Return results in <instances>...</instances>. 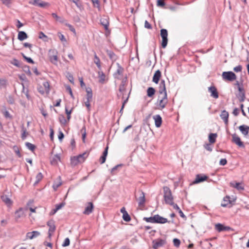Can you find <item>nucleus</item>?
<instances>
[{
  "label": "nucleus",
  "mask_w": 249,
  "mask_h": 249,
  "mask_svg": "<svg viewBox=\"0 0 249 249\" xmlns=\"http://www.w3.org/2000/svg\"><path fill=\"white\" fill-rule=\"evenodd\" d=\"M40 235V233L38 231H33L32 232H28L26 234V238L33 239Z\"/></svg>",
  "instance_id": "18"
},
{
  "label": "nucleus",
  "mask_w": 249,
  "mask_h": 249,
  "mask_svg": "<svg viewBox=\"0 0 249 249\" xmlns=\"http://www.w3.org/2000/svg\"><path fill=\"white\" fill-rule=\"evenodd\" d=\"M159 92L160 94V96L163 95H164L165 93H167L165 87V83L164 80H162L160 81L159 88Z\"/></svg>",
  "instance_id": "11"
},
{
  "label": "nucleus",
  "mask_w": 249,
  "mask_h": 249,
  "mask_svg": "<svg viewBox=\"0 0 249 249\" xmlns=\"http://www.w3.org/2000/svg\"><path fill=\"white\" fill-rule=\"evenodd\" d=\"M7 102L10 104H13L15 102V100L12 96H9L7 98Z\"/></svg>",
  "instance_id": "58"
},
{
  "label": "nucleus",
  "mask_w": 249,
  "mask_h": 249,
  "mask_svg": "<svg viewBox=\"0 0 249 249\" xmlns=\"http://www.w3.org/2000/svg\"><path fill=\"white\" fill-rule=\"evenodd\" d=\"M28 36L27 34L24 31H19L18 34V38L20 41H23V40L27 38Z\"/></svg>",
  "instance_id": "24"
},
{
  "label": "nucleus",
  "mask_w": 249,
  "mask_h": 249,
  "mask_svg": "<svg viewBox=\"0 0 249 249\" xmlns=\"http://www.w3.org/2000/svg\"><path fill=\"white\" fill-rule=\"evenodd\" d=\"M94 62L96 64L98 69H101L100 60L96 53L94 54Z\"/></svg>",
  "instance_id": "37"
},
{
  "label": "nucleus",
  "mask_w": 249,
  "mask_h": 249,
  "mask_svg": "<svg viewBox=\"0 0 249 249\" xmlns=\"http://www.w3.org/2000/svg\"><path fill=\"white\" fill-rule=\"evenodd\" d=\"M70 239L67 237V238H65L64 242H63V243L62 244V246L64 247H67L70 245Z\"/></svg>",
  "instance_id": "53"
},
{
  "label": "nucleus",
  "mask_w": 249,
  "mask_h": 249,
  "mask_svg": "<svg viewBox=\"0 0 249 249\" xmlns=\"http://www.w3.org/2000/svg\"><path fill=\"white\" fill-rule=\"evenodd\" d=\"M161 72L160 70H157L155 71L153 77V82L156 84H158L159 82L160 78L161 77Z\"/></svg>",
  "instance_id": "19"
},
{
  "label": "nucleus",
  "mask_w": 249,
  "mask_h": 249,
  "mask_svg": "<svg viewBox=\"0 0 249 249\" xmlns=\"http://www.w3.org/2000/svg\"><path fill=\"white\" fill-rule=\"evenodd\" d=\"M23 71L28 75L30 76L32 74L31 71L30 70V67L28 66H24L23 67Z\"/></svg>",
  "instance_id": "43"
},
{
  "label": "nucleus",
  "mask_w": 249,
  "mask_h": 249,
  "mask_svg": "<svg viewBox=\"0 0 249 249\" xmlns=\"http://www.w3.org/2000/svg\"><path fill=\"white\" fill-rule=\"evenodd\" d=\"M61 184L62 183L60 181L55 182L53 184V189L55 191L60 186H61Z\"/></svg>",
  "instance_id": "52"
},
{
  "label": "nucleus",
  "mask_w": 249,
  "mask_h": 249,
  "mask_svg": "<svg viewBox=\"0 0 249 249\" xmlns=\"http://www.w3.org/2000/svg\"><path fill=\"white\" fill-rule=\"evenodd\" d=\"M160 36L162 38L161 46L163 48H165L168 43V32L166 29H162L160 31Z\"/></svg>",
  "instance_id": "4"
},
{
  "label": "nucleus",
  "mask_w": 249,
  "mask_h": 249,
  "mask_svg": "<svg viewBox=\"0 0 249 249\" xmlns=\"http://www.w3.org/2000/svg\"><path fill=\"white\" fill-rule=\"evenodd\" d=\"M3 114H4V116L5 118H9V119L12 118V116L10 115V114L9 113V112L8 111L5 110Z\"/></svg>",
  "instance_id": "64"
},
{
  "label": "nucleus",
  "mask_w": 249,
  "mask_h": 249,
  "mask_svg": "<svg viewBox=\"0 0 249 249\" xmlns=\"http://www.w3.org/2000/svg\"><path fill=\"white\" fill-rule=\"evenodd\" d=\"M225 226L223 225L220 224V223H217L215 225V229L218 232H221L224 231V228Z\"/></svg>",
  "instance_id": "34"
},
{
  "label": "nucleus",
  "mask_w": 249,
  "mask_h": 249,
  "mask_svg": "<svg viewBox=\"0 0 249 249\" xmlns=\"http://www.w3.org/2000/svg\"><path fill=\"white\" fill-rule=\"evenodd\" d=\"M173 243H174V245L176 247H179V246H180V240L178 239V238H174L173 239Z\"/></svg>",
  "instance_id": "49"
},
{
  "label": "nucleus",
  "mask_w": 249,
  "mask_h": 249,
  "mask_svg": "<svg viewBox=\"0 0 249 249\" xmlns=\"http://www.w3.org/2000/svg\"><path fill=\"white\" fill-rule=\"evenodd\" d=\"M93 209V204L92 202H89L88 205L85 208L84 213L89 215L92 212Z\"/></svg>",
  "instance_id": "20"
},
{
  "label": "nucleus",
  "mask_w": 249,
  "mask_h": 249,
  "mask_svg": "<svg viewBox=\"0 0 249 249\" xmlns=\"http://www.w3.org/2000/svg\"><path fill=\"white\" fill-rule=\"evenodd\" d=\"M57 52L55 49H51L49 51L48 55L50 61L54 65H57L58 57Z\"/></svg>",
  "instance_id": "5"
},
{
  "label": "nucleus",
  "mask_w": 249,
  "mask_h": 249,
  "mask_svg": "<svg viewBox=\"0 0 249 249\" xmlns=\"http://www.w3.org/2000/svg\"><path fill=\"white\" fill-rule=\"evenodd\" d=\"M167 222H170L167 218L160 216L159 214L155 215V223L164 224Z\"/></svg>",
  "instance_id": "16"
},
{
  "label": "nucleus",
  "mask_w": 249,
  "mask_h": 249,
  "mask_svg": "<svg viewBox=\"0 0 249 249\" xmlns=\"http://www.w3.org/2000/svg\"><path fill=\"white\" fill-rule=\"evenodd\" d=\"M60 160V156L56 154L51 160V163L52 165H55L57 164L58 161Z\"/></svg>",
  "instance_id": "25"
},
{
  "label": "nucleus",
  "mask_w": 249,
  "mask_h": 249,
  "mask_svg": "<svg viewBox=\"0 0 249 249\" xmlns=\"http://www.w3.org/2000/svg\"><path fill=\"white\" fill-rule=\"evenodd\" d=\"M34 201L33 200L30 199L27 203V206L29 207L30 211L32 213H36V207L35 208H32V207H30L32 204L33 203Z\"/></svg>",
  "instance_id": "42"
},
{
  "label": "nucleus",
  "mask_w": 249,
  "mask_h": 249,
  "mask_svg": "<svg viewBox=\"0 0 249 249\" xmlns=\"http://www.w3.org/2000/svg\"><path fill=\"white\" fill-rule=\"evenodd\" d=\"M107 55L109 56V58L113 61H115L117 58V57L116 55L111 51L107 50Z\"/></svg>",
  "instance_id": "29"
},
{
  "label": "nucleus",
  "mask_w": 249,
  "mask_h": 249,
  "mask_svg": "<svg viewBox=\"0 0 249 249\" xmlns=\"http://www.w3.org/2000/svg\"><path fill=\"white\" fill-rule=\"evenodd\" d=\"M124 71V69L119 65L116 72L114 73V76L116 78H119L118 75H122Z\"/></svg>",
  "instance_id": "33"
},
{
  "label": "nucleus",
  "mask_w": 249,
  "mask_h": 249,
  "mask_svg": "<svg viewBox=\"0 0 249 249\" xmlns=\"http://www.w3.org/2000/svg\"><path fill=\"white\" fill-rule=\"evenodd\" d=\"M7 84V80L4 78H0V88H5Z\"/></svg>",
  "instance_id": "35"
},
{
  "label": "nucleus",
  "mask_w": 249,
  "mask_h": 249,
  "mask_svg": "<svg viewBox=\"0 0 249 249\" xmlns=\"http://www.w3.org/2000/svg\"><path fill=\"white\" fill-rule=\"evenodd\" d=\"M205 148L209 151H212V148L210 143H206L204 145Z\"/></svg>",
  "instance_id": "62"
},
{
  "label": "nucleus",
  "mask_w": 249,
  "mask_h": 249,
  "mask_svg": "<svg viewBox=\"0 0 249 249\" xmlns=\"http://www.w3.org/2000/svg\"><path fill=\"white\" fill-rule=\"evenodd\" d=\"M100 23L104 27L105 30L109 32V30L108 29V26L109 24V18L106 16L100 19Z\"/></svg>",
  "instance_id": "9"
},
{
  "label": "nucleus",
  "mask_w": 249,
  "mask_h": 249,
  "mask_svg": "<svg viewBox=\"0 0 249 249\" xmlns=\"http://www.w3.org/2000/svg\"><path fill=\"white\" fill-rule=\"evenodd\" d=\"M159 106L162 109L164 108L168 103L167 93L164 95L159 96L158 98Z\"/></svg>",
  "instance_id": "7"
},
{
  "label": "nucleus",
  "mask_w": 249,
  "mask_h": 249,
  "mask_svg": "<svg viewBox=\"0 0 249 249\" xmlns=\"http://www.w3.org/2000/svg\"><path fill=\"white\" fill-rule=\"evenodd\" d=\"M217 135L216 133H210L209 135V141L211 143H213L215 142L216 138Z\"/></svg>",
  "instance_id": "30"
},
{
  "label": "nucleus",
  "mask_w": 249,
  "mask_h": 249,
  "mask_svg": "<svg viewBox=\"0 0 249 249\" xmlns=\"http://www.w3.org/2000/svg\"><path fill=\"white\" fill-rule=\"evenodd\" d=\"M94 7L97 8L99 10L100 9L99 1L98 0H91Z\"/></svg>",
  "instance_id": "47"
},
{
  "label": "nucleus",
  "mask_w": 249,
  "mask_h": 249,
  "mask_svg": "<svg viewBox=\"0 0 249 249\" xmlns=\"http://www.w3.org/2000/svg\"><path fill=\"white\" fill-rule=\"evenodd\" d=\"M58 119L59 121L61 124L65 125L66 124L67 121L63 115H59Z\"/></svg>",
  "instance_id": "38"
},
{
  "label": "nucleus",
  "mask_w": 249,
  "mask_h": 249,
  "mask_svg": "<svg viewBox=\"0 0 249 249\" xmlns=\"http://www.w3.org/2000/svg\"><path fill=\"white\" fill-rule=\"evenodd\" d=\"M230 185L231 187H233L236 189H237L238 190H244V187L242 186V184L239 182H231Z\"/></svg>",
  "instance_id": "26"
},
{
  "label": "nucleus",
  "mask_w": 249,
  "mask_h": 249,
  "mask_svg": "<svg viewBox=\"0 0 249 249\" xmlns=\"http://www.w3.org/2000/svg\"><path fill=\"white\" fill-rule=\"evenodd\" d=\"M52 15L53 18H55L56 21L60 23L65 24L66 22V20L63 17L57 16L56 14L53 13Z\"/></svg>",
  "instance_id": "27"
},
{
  "label": "nucleus",
  "mask_w": 249,
  "mask_h": 249,
  "mask_svg": "<svg viewBox=\"0 0 249 249\" xmlns=\"http://www.w3.org/2000/svg\"><path fill=\"white\" fill-rule=\"evenodd\" d=\"M152 243L153 248L157 249L165 245L166 244V241L162 239H158L156 240H153Z\"/></svg>",
  "instance_id": "8"
},
{
  "label": "nucleus",
  "mask_w": 249,
  "mask_h": 249,
  "mask_svg": "<svg viewBox=\"0 0 249 249\" xmlns=\"http://www.w3.org/2000/svg\"><path fill=\"white\" fill-rule=\"evenodd\" d=\"M87 156L88 154L86 152H85L82 154H79L77 156H74L71 158V165L72 166H75L78 164L79 163L83 162L85 161V159L87 158Z\"/></svg>",
  "instance_id": "2"
},
{
  "label": "nucleus",
  "mask_w": 249,
  "mask_h": 249,
  "mask_svg": "<svg viewBox=\"0 0 249 249\" xmlns=\"http://www.w3.org/2000/svg\"><path fill=\"white\" fill-rule=\"evenodd\" d=\"M239 129L244 135H247L249 131V126L246 125H242L239 127Z\"/></svg>",
  "instance_id": "22"
},
{
  "label": "nucleus",
  "mask_w": 249,
  "mask_h": 249,
  "mask_svg": "<svg viewBox=\"0 0 249 249\" xmlns=\"http://www.w3.org/2000/svg\"><path fill=\"white\" fill-rule=\"evenodd\" d=\"M238 97L239 98V101L240 102H242L244 101L245 99V92H242L241 93H239L238 94Z\"/></svg>",
  "instance_id": "44"
},
{
  "label": "nucleus",
  "mask_w": 249,
  "mask_h": 249,
  "mask_svg": "<svg viewBox=\"0 0 249 249\" xmlns=\"http://www.w3.org/2000/svg\"><path fill=\"white\" fill-rule=\"evenodd\" d=\"M208 176L206 175L202 176L201 175L198 174L196 176V178L195 180L193 181V184H197L201 182H203L205 180H206L208 179Z\"/></svg>",
  "instance_id": "13"
},
{
  "label": "nucleus",
  "mask_w": 249,
  "mask_h": 249,
  "mask_svg": "<svg viewBox=\"0 0 249 249\" xmlns=\"http://www.w3.org/2000/svg\"><path fill=\"white\" fill-rule=\"evenodd\" d=\"M156 90L152 87H149L147 89V95L149 97H152L155 93Z\"/></svg>",
  "instance_id": "31"
},
{
  "label": "nucleus",
  "mask_w": 249,
  "mask_h": 249,
  "mask_svg": "<svg viewBox=\"0 0 249 249\" xmlns=\"http://www.w3.org/2000/svg\"><path fill=\"white\" fill-rule=\"evenodd\" d=\"M1 199L6 205L10 206L12 205V201L6 195H3L1 196Z\"/></svg>",
  "instance_id": "28"
},
{
  "label": "nucleus",
  "mask_w": 249,
  "mask_h": 249,
  "mask_svg": "<svg viewBox=\"0 0 249 249\" xmlns=\"http://www.w3.org/2000/svg\"><path fill=\"white\" fill-rule=\"evenodd\" d=\"M144 27L148 29L152 28L151 25L147 20H145L144 22Z\"/></svg>",
  "instance_id": "61"
},
{
  "label": "nucleus",
  "mask_w": 249,
  "mask_h": 249,
  "mask_svg": "<svg viewBox=\"0 0 249 249\" xmlns=\"http://www.w3.org/2000/svg\"><path fill=\"white\" fill-rule=\"evenodd\" d=\"M65 111H66V113L67 114V115L68 121H69L71 118V109L70 110H68V109L67 108H66Z\"/></svg>",
  "instance_id": "60"
},
{
  "label": "nucleus",
  "mask_w": 249,
  "mask_h": 249,
  "mask_svg": "<svg viewBox=\"0 0 249 249\" xmlns=\"http://www.w3.org/2000/svg\"><path fill=\"white\" fill-rule=\"evenodd\" d=\"M66 88L67 91H68L69 92V93L70 94L71 96L73 99L74 98V96H73V95L72 94V90H71V89L70 86H67Z\"/></svg>",
  "instance_id": "57"
},
{
  "label": "nucleus",
  "mask_w": 249,
  "mask_h": 249,
  "mask_svg": "<svg viewBox=\"0 0 249 249\" xmlns=\"http://www.w3.org/2000/svg\"><path fill=\"white\" fill-rule=\"evenodd\" d=\"M143 220L147 222L155 223V215L154 216L150 217H144Z\"/></svg>",
  "instance_id": "41"
},
{
  "label": "nucleus",
  "mask_w": 249,
  "mask_h": 249,
  "mask_svg": "<svg viewBox=\"0 0 249 249\" xmlns=\"http://www.w3.org/2000/svg\"><path fill=\"white\" fill-rule=\"evenodd\" d=\"M98 76L99 78V82L103 84L105 81L106 75L103 71H98Z\"/></svg>",
  "instance_id": "32"
},
{
  "label": "nucleus",
  "mask_w": 249,
  "mask_h": 249,
  "mask_svg": "<svg viewBox=\"0 0 249 249\" xmlns=\"http://www.w3.org/2000/svg\"><path fill=\"white\" fill-rule=\"evenodd\" d=\"M43 85L45 88L46 92H49L50 90V85L49 82L47 81L44 82L43 84Z\"/></svg>",
  "instance_id": "48"
},
{
  "label": "nucleus",
  "mask_w": 249,
  "mask_h": 249,
  "mask_svg": "<svg viewBox=\"0 0 249 249\" xmlns=\"http://www.w3.org/2000/svg\"><path fill=\"white\" fill-rule=\"evenodd\" d=\"M140 193V196L137 199L139 203V206L143 205L145 201V195L143 191L140 190L139 191Z\"/></svg>",
  "instance_id": "14"
},
{
  "label": "nucleus",
  "mask_w": 249,
  "mask_h": 249,
  "mask_svg": "<svg viewBox=\"0 0 249 249\" xmlns=\"http://www.w3.org/2000/svg\"><path fill=\"white\" fill-rule=\"evenodd\" d=\"M122 166H123V164H118V165H116L115 166H114L111 169V174H114L115 171L116 170L118 169V168H119L120 167H122Z\"/></svg>",
  "instance_id": "59"
},
{
  "label": "nucleus",
  "mask_w": 249,
  "mask_h": 249,
  "mask_svg": "<svg viewBox=\"0 0 249 249\" xmlns=\"http://www.w3.org/2000/svg\"><path fill=\"white\" fill-rule=\"evenodd\" d=\"M231 204V201L230 199V197L229 196H226L224 197L223 200L221 204V206L222 207H227L229 205Z\"/></svg>",
  "instance_id": "23"
},
{
  "label": "nucleus",
  "mask_w": 249,
  "mask_h": 249,
  "mask_svg": "<svg viewBox=\"0 0 249 249\" xmlns=\"http://www.w3.org/2000/svg\"><path fill=\"white\" fill-rule=\"evenodd\" d=\"M232 141L233 142L235 143L238 146L240 147H244V144L242 142H241L240 138L236 134H233L232 135Z\"/></svg>",
  "instance_id": "10"
},
{
  "label": "nucleus",
  "mask_w": 249,
  "mask_h": 249,
  "mask_svg": "<svg viewBox=\"0 0 249 249\" xmlns=\"http://www.w3.org/2000/svg\"><path fill=\"white\" fill-rule=\"evenodd\" d=\"M208 91L211 93V96L215 99L218 98V93L214 86H211L208 88Z\"/></svg>",
  "instance_id": "12"
},
{
  "label": "nucleus",
  "mask_w": 249,
  "mask_h": 249,
  "mask_svg": "<svg viewBox=\"0 0 249 249\" xmlns=\"http://www.w3.org/2000/svg\"><path fill=\"white\" fill-rule=\"evenodd\" d=\"M242 70V66L241 65H238L233 68V71L236 72L241 71Z\"/></svg>",
  "instance_id": "55"
},
{
  "label": "nucleus",
  "mask_w": 249,
  "mask_h": 249,
  "mask_svg": "<svg viewBox=\"0 0 249 249\" xmlns=\"http://www.w3.org/2000/svg\"><path fill=\"white\" fill-rule=\"evenodd\" d=\"M11 63L14 66H16L18 67H20V62L19 61L16 59H14L12 61H11Z\"/></svg>",
  "instance_id": "50"
},
{
  "label": "nucleus",
  "mask_w": 249,
  "mask_h": 249,
  "mask_svg": "<svg viewBox=\"0 0 249 249\" xmlns=\"http://www.w3.org/2000/svg\"><path fill=\"white\" fill-rule=\"evenodd\" d=\"M58 36L61 41H66V39L65 38L64 35H62L60 32L58 33Z\"/></svg>",
  "instance_id": "56"
},
{
  "label": "nucleus",
  "mask_w": 249,
  "mask_h": 249,
  "mask_svg": "<svg viewBox=\"0 0 249 249\" xmlns=\"http://www.w3.org/2000/svg\"><path fill=\"white\" fill-rule=\"evenodd\" d=\"M220 117L223 120L225 124H227L228 123L229 113L226 110L222 111L220 114Z\"/></svg>",
  "instance_id": "21"
},
{
  "label": "nucleus",
  "mask_w": 249,
  "mask_h": 249,
  "mask_svg": "<svg viewBox=\"0 0 249 249\" xmlns=\"http://www.w3.org/2000/svg\"><path fill=\"white\" fill-rule=\"evenodd\" d=\"M21 55L23 56V57L24 58V59L25 60H26L28 63H32V64H34V61H33V60L31 58L27 57L23 53H21Z\"/></svg>",
  "instance_id": "46"
},
{
  "label": "nucleus",
  "mask_w": 249,
  "mask_h": 249,
  "mask_svg": "<svg viewBox=\"0 0 249 249\" xmlns=\"http://www.w3.org/2000/svg\"><path fill=\"white\" fill-rule=\"evenodd\" d=\"M43 176L41 173H39L36 176V180L35 183H38L42 178Z\"/></svg>",
  "instance_id": "51"
},
{
  "label": "nucleus",
  "mask_w": 249,
  "mask_h": 249,
  "mask_svg": "<svg viewBox=\"0 0 249 249\" xmlns=\"http://www.w3.org/2000/svg\"><path fill=\"white\" fill-rule=\"evenodd\" d=\"M29 3L35 5H37L40 7H45V6L49 5L48 3L43 1H40L39 0H34L33 1H30Z\"/></svg>",
  "instance_id": "15"
},
{
  "label": "nucleus",
  "mask_w": 249,
  "mask_h": 249,
  "mask_svg": "<svg viewBox=\"0 0 249 249\" xmlns=\"http://www.w3.org/2000/svg\"><path fill=\"white\" fill-rule=\"evenodd\" d=\"M153 118L155 121V124L157 127H160L162 123V118L160 115H156L153 116Z\"/></svg>",
  "instance_id": "17"
},
{
  "label": "nucleus",
  "mask_w": 249,
  "mask_h": 249,
  "mask_svg": "<svg viewBox=\"0 0 249 249\" xmlns=\"http://www.w3.org/2000/svg\"><path fill=\"white\" fill-rule=\"evenodd\" d=\"M25 145L29 149L31 150L32 152H33L36 149V146L29 142H26L25 143Z\"/></svg>",
  "instance_id": "40"
},
{
  "label": "nucleus",
  "mask_w": 249,
  "mask_h": 249,
  "mask_svg": "<svg viewBox=\"0 0 249 249\" xmlns=\"http://www.w3.org/2000/svg\"><path fill=\"white\" fill-rule=\"evenodd\" d=\"M165 5V3L163 0H157V6L159 7H163Z\"/></svg>",
  "instance_id": "54"
},
{
  "label": "nucleus",
  "mask_w": 249,
  "mask_h": 249,
  "mask_svg": "<svg viewBox=\"0 0 249 249\" xmlns=\"http://www.w3.org/2000/svg\"><path fill=\"white\" fill-rule=\"evenodd\" d=\"M65 24L66 25V26H67V27H68L69 28V29L73 33H75V29L73 28V27L71 25V24L66 22L65 23Z\"/></svg>",
  "instance_id": "63"
},
{
  "label": "nucleus",
  "mask_w": 249,
  "mask_h": 249,
  "mask_svg": "<svg viewBox=\"0 0 249 249\" xmlns=\"http://www.w3.org/2000/svg\"><path fill=\"white\" fill-rule=\"evenodd\" d=\"M21 138L22 140H24L26 138L28 133L27 132L26 129L24 127L23 125H22L21 127Z\"/></svg>",
  "instance_id": "36"
},
{
  "label": "nucleus",
  "mask_w": 249,
  "mask_h": 249,
  "mask_svg": "<svg viewBox=\"0 0 249 249\" xmlns=\"http://www.w3.org/2000/svg\"><path fill=\"white\" fill-rule=\"evenodd\" d=\"M23 215L22 209L20 208L15 213V217L16 219L20 218Z\"/></svg>",
  "instance_id": "39"
},
{
  "label": "nucleus",
  "mask_w": 249,
  "mask_h": 249,
  "mask_svg": "<svg viewBox=\"0 0 249 249\" xmlns=\"http://www.w3.org/2000/svg\"><path fill=\"white\" fill-rule=\"evenodd\" d=\"M123 218L126 222H129L131 220L130 216L127 213H125L123 215Z\"/></svg>",
  "instance_id": "45"
},
{
  "label": "nucleus",
  "mask_w": 249,
  "mask_h": 249,
  "mask_svg": "<svg viewBox=\"0 0 249 249\" xmlns=\"http://www.w3.org/2000/svg\"><path fill=\"white\" fill-rule=\"evenodd\" d=\"M222 77L223 79L225 81H233L236 79L235 74L231 71L223 72Z\"/></svg>",
  "instance_id": "3"
},
{
  "label": "nucleus",
  "mask_w": 249,
  "mask_h": 249,
  "mask_svg": "<svg viewBox=\"0 0 249 249\" xmlns=\"http://www.w3.org/2000/svg\"><path fill=\"white\" fill-rule=\"evenodd\" d=\"M163 198L166 204L173 205L174 198L170 189L167 186L163 188Z\"/></svg>",
  "instance_id": "1"
},
{
  "label": "nucleus",
  "mask_w": 249,
  "mask_h": 249,
  "mask_svg": "<svg viewBox=\"0 0 249 249\" xmlns=\"http://www.w3.org/2000/svg\"><path fill=\"white\" fill-rule=\"evenodd\" d=\"M47 225L49 227L48 238L51 240L52 234L54 232L56 229L54 221L53 220H50L47 222Z\"/></svg>",
  "instance_id": "6"
}]
</instances>
